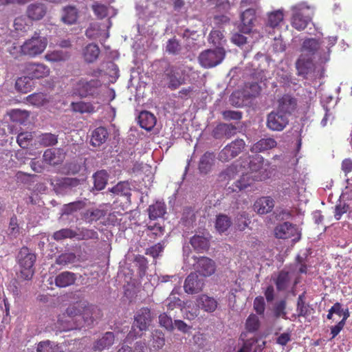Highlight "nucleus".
Here are the masks:
<instances>
[{"label": "nucleus", "instance_id": "obj_36", "mask_svg": "<svg viewBox=\"0 0 352 352\" xmlns=\"http://www.w3.org/2000/svg\"><path fill=\"white\" fill-rule=\"evenodd\" d=\"M190 243L197 252L207 250L209 248V240L204 236L196 234L190 239Z\"/></svg>", "mask_w": 352, "mask_h": 352}, {"label": "nucleus", "instance_id": "obj_62", "mask_svg": "<svg viewBox=\"0 0 352 352\" xmlns=\"http://www.w3.org/2000/svg\"><path fill=\"white\" fill-rule=\"evenodd\" d=\"M135 263L138 267L140 276H144L147 269L146 258L144 256L138 255L135 258Z\"/></svg>", "mask_w": 352, "mask_h": 352}, {"label": "nucleus", "instance_id": "obj_5", "mask_svg": "<svg viewBox=\"0 0 352 352\" xmlns=\"http://www.w3.org/2000/svg\"><path fill=\"white\" fill-rule=\"evenodd\" d=\"M274 236L277 239H292V241L298 242L301 239V232L295 224L288 221L279 223L274 228Z\"/></svg>", "mask_w": 352, "mask_h": 352}, {"label": "nucleus", "instance_id": "obj_47", "mask_svg": "<svg viewBox=\"0 0 352 352\" xmlns=\"http://www.w3.org/2000/svg\"><path fill=\"white\" fill-rule=\"evenodd\" d=\"M37 352H63L60 347L50 340L40 342L36 348Z\"/></svg>", "mask_w": 352, "mask_h": 352}, {"label": "nucleus", "instance_id": "obj_53", "mask_svg": "<svg viewBox=\"0 0 352 352\" xmlns=\"http://www.w3.org/2000/svg\"><path fill=\"white\" fill-rule=\"evenodd\" d=\"M78 240H89V239H98V234L96 231L92 229L82 228L78 232H76V236Z\"/></svg>", "mask_w": 352, "mask_h": 352}, {"label": "nucleus", "instance_id": "obj_59", "mask_svg": "<svg viewBox=\"0 0 352 352\" xmlns=\"http://www.w3.org/2000/svg\"><path fill=\"white\" fill-rule=\"evenodd\" d=\"M159 323L162 327L165 328L167 331H172L174 329L173 320L166 313L161 314L159 316Z\"/></svg>", "mask_w": 352, "mask_h": 352}, {"label": "nucleus", "instance_id": "obj_24", "mask_svg": "<svg viewBox=\"0 0 352 352\" xmlns=\"http://www.w3.org/2000/svg\"><path fill=\"white\" fill-rule=\"evenodd\" d=\"M215 160V155L212 152H206L200 158L198 168L201 173H208L213 166Z\"/></svg>", "mask_w": 352, "mask_h": 352}, {"label": "nucleus", "instance_id": "obj_39", "mask_svg": "<svg viewBox=\"0 0 352 352\" xmlns=\"http://www.w3.org/2000/svg\"><path fill=\"white\" fill-rule=\"evenodd\" d=\"M108 173L104 170L97 171L93 175L94 188L97 190H103L108 180Z\"/></svg>", "mask_w": 352, "mask_h": 352}, {"label": "nucleus", "instance_id": "obj_15", "mask_svg": "<svg viewBox=\"0 0 352 352\" xmlns=\"http://www.w3.org/2000/svg\"><path fill=\"white\" fill-rule=\"evenodd\" d=\"M236 131V127L232 124L219 123L212 130V135L214 138L219 140L230 138L234 135Z\"/></svg>", "mask_w": 352, "mask_h": 352}, {"label": "nucleus", "instance_id": "obj_37", "mask_svg": "<svg viewBox=\"0 0 352 352\" xmlns=\"http://www.w3.org/2000/svg\"><path fill=\"white\" fill-rule=\"evenodd\" d=\"M208 41L216 48L223 47L226 43L223 31L221 30H212L209 34Z\"/></svg>", "mask_w": 352, "mask_h": 352}, {"label": "nucleus", "instance_id": "obj_57", "mask_svg": "<svg viewBox=\"0 0 352 352\" xmlns=\"http://www.w3.org/2000/svg\"><path fill=\"white\" fill-rule=\"evenodd\" d=\"M76 236V232L69 229L64 228L55 232L53 234V238L56 241H60L65 239H72Z\"/></svg>", "mask_w": 352, "mask_h": 352}, {"label": "nucleus", "instance_id": "obj_18", "mask_svg": "<svg viewBox=\"0 0 352 352\" xmlns=\"http://www.w3.org/2000/svg\"><path fill=\"white\" fill-rule=\"evenodd\" d=\"M79 17V11L76 6H67L63 8L61 11V21L67 25H72L77 23Z\"/></svg>", "mask_w": 352, "mask_h": 352}, {"label": "nucleus", "instance_id": "obj_22", "mask_svg": "<svg viewBox=\"0 0 352 352\" xmlns=\"http://www.w3.org/2000/svg\"><path fill=\"white\" fill-rule=\"evenodd\" d=\"M76 280V274L72 272L65 271L58 274L54 279L56 287L63 288L72 285Z\"/></svg>", "mask_w": 352, "mask_h": 352}, {"label": "nucleus", "instance_id": "obj_61", "mask_svg": "<svg viewBox=\"0 0 352 352\" xmlns=\"http://www.w3.org/2000/svg\"><path fill=\"white\" fill-rule=\"evenodd\" d=\"M245 145V142L242 139H236L228 144L236 157L242 152Z\"/></svg>", "mask_w": 352, "mask_h": 352}, {"label": "nucleus", "instance_id": "obj_34", "mask_svg": "<svg viewBox=\"0 0 352 352\" xmlns=\"http://www.w3.org/2000/svg\"><path fill=\"white\" fill-rule=\"evenodd\" d=\"M257 179L256 175H253L252 173L243 174L239 179L235 182L234 190H242L250 186Z\"/></svg>", "mask_w": 352, "mask_h": 352}, {"label": "nucleus", "instance_id": "obj_52", "mask_svg": "<svg viewBox=\"0 0 352 352\" xmlns=\"http://www.w3.org/2000/svg\"><path fill=\"white\" fill-rule=\"evenodd\" d=\"M283 20V13L280 10L272 12L268 14L267 25L272 28H275Z\"/></svg>", "mask_w": 352, "mask_h": 352}, {"label": "nucleus", "instance_id": "obj_20", "mask_svg": "<svg viewBox=\"0 0 352 352\" xmlns=\"http://www.w3.org/2000/svg\"><path fill=\"white\" fill-rule=\"evenodd\" d=\"M80 180L72 177H55L52 180L51 184L56 190H64L70 188L76 187Z\"/></svg>", "mask_w": 352, "mask_h": 352}, {"label": "nucleus", "instance_id": "obj_26", "mask_svg": "<svg viewBox=\"0 0 352 352\" xmlns=\"http://www.w3.org/2000/svg\"><path fill=\"white\" fill-rule=\"evenodd\" d=\"M100 53V50L98 45L89 43L82 49V55L86 63H92L98 59Z\"/></svg>", "mask_w": 352, "mask_h": 352}, {"label": "nucleus", "instance_id": "obj_25", "mask_svg": "<svg viewBox=\"0 0 352 352\" xmlns=\"http://www.w3.org/2000/svg\"><path fill=\"white\" fill-rule=\"evenodd\" d=\"M109 133L105 127H97L91 133V144L94 146H100L107 141Z\"/></svg>", "mask_w": 352, "mask_h": 352}, {"label": "nucleus", "instance_id": "obj_40", "mask_svg": "<svg viewBox=\"0 0 352 352\" xmlns=\"http://www.w3.org/2000/svg\"><path fill=\"white\" fill-rule=\"evenodd\" d=\"M290 277L288 272L281 270L278 272L277 277L274 280L278 291H284L289 286Z\"/></svg>", "mask_w": 352, "mask_h": 352}, {"label": "nucleus", "instance_id": "obj_11", "mask_svg": "<svg viewBox=\"0 0 352 352\" xmlns=\"http://www.w3.org/2000/svg\"><path fill=\"white\" fill-rule=\"evenodd\" d=\"M195 266V272L204 277L210 276L214 274L216 271V265L214 261L206 256L197 258V261Z\"/></svg>", "mask_w": 352, "mask_h": 352}, {"label": "nucleus", "instance_id": "obj_28", "mask_svg": "<svg viewBox=\"0 0 352 352\" xmlns=\"http://www.w3.org/2000/svg\"><path fill=\"white\" fill-rule=\"evenodd\" d=\"M148 212L150 221H155L158 218H162L166 212V204L164 202L156 201L155 204L149 206Z\"/></svg>", "mask_w": 352, "mask_h": 352}, {"label": "nucleus", "instance_id": "obj_14", "mask_svg": "<svg viewBox=\"0 0 352 352\" xmlns=\"http://www.w3.org/2000/svg\"><path fill=\"white\" fill-rule=\"evenodd\" d=\"M65 155L63 150L60 148L46 149L43 155V160L50 166H57L64 161Z\"/></svg>", "mask_w": 352, "mask_h": 352}, {"label": "nucleus", "instance_id": "obj_58", "mask_svg": "<svg viewBox=\"0 0 352 352\" xmlns=\"http://www.w3.org/2000/svg\"><path fill=\"white\" fill-rule=\"evenodd\" d=\"M32 140L33 135L31 132H22L18 135L16 142L21 148H28Z\"/></svg>", "mask_w": 352, "mask_h": 352}, {"label": "nucleus", "instance_id": "obj_43", "mask_svg": "<svg viewBox=\"0 0 352 352\" xmlns=\"http://www.w3.org/2000/svg\"><path fill=\"white\" fill-rule=\"evenodd\" d=\"M40 145L44 147L52 146L58 143V135L51 133H44L38 138Z\"/></svg>", "mask_w": 352, "mask_h": 352}, {"label": "nucleus", "instance_id": "obj_35", "mask_svg": "<svg viewBox=\"0 0 352 352\" xmlns=\"http://www.w3.org/2000/svg\"><path fill=\"white\" fill-rule=\"evenodd\" d=\"M320 48V43L315 38L305 39L302 45L301 54H309L311 57Z\"/></svg>", "mask_w": 352, "mask_h": 352}, {"label": "nucleus", "instance_id": "obj_23", "mask_svg": "<svg viewBox=\"0 0 352 352\" xmlns=\"http://www.w3.org/2000/svg\"><path fill=\"white\" fill-rule=\"evenodd\" d=\"M197 302L199 307L208 313L214 312L218 305L216 299L206 294L200 295L197 299Z\"/></svg>", "mask_w": 352, "mask_h": 352}, {"label": "nucleus", "instance_id": "obj_1", "mask_svg": "<svg viewBox=\"0 0 352 352\" xmlns=\"http://www.w3.org/2000/svg\"><path fill=\"white\" fill-rule=\"evenodd\" d=\"M102 70L96 69L87 74V76L93 77H81L76 80L72 85L73 94L80 98H96L100 95L102 87V81L99 79Z\"/></svg>", "mask_w": 352, "mask_h": 352}, {"label": "nucleus", "instance_id": "obj_49", "mask_svg": "<svg viewBox=\"0 0 352 352\" xmlns=\"http://www.w3.org/2000/svg\"><path fill=\"white\" fill-rule=\"evenodd\" d=\"M10 116L13 122L23 124L28 119L30 113L25 110L13 109L10 113Z\"/></svg>", "mask_w": 352, "mask_h": 352}, {"label": "nucleus", "instance_id": "obj_64", "mask_svg": "<svg viewBox=\"0 0 352 352\" xmlns=\"http://www.w3.org/2000/svg\"><path fill=\"white\" fill-rule=\"evenodd\" d=\"M236 157L231 148L226 145L219 153L218 158L220 161L226 162Z\"/></svg>", "mask_w": 352, "mask_h": 352}, {"label": "nucleus", "instance_id": "obj_51", "mask_svg": "<svg viewBox=\"0 0 352 352\" xmlns=\"http://www.w3.org/2000/svg\"><path fill=\"white\" fill-rule=\"evenodd\" d=\"M231 226L230 218L224 214H219L216 219L215 227L219 232L226 231Z\"/></svg>", "mask_w": 352, "mask_h": 352}, {"label": "nucleus", "instance_id": "obj_48", "mask_svg": "<svg viewBox=\"0 0 352 352\" xmlns=\"http://www.w3.org/2000/svg\"><path fill=\"white\" fill-rule=\"evenodd\" d=\"M76 261V256L73 252H65L58 255L56 258V264L65 266L72 264Z\"/></svg>", "mask_w": 352, "mask_h": 352}, {"label": "nucleus", "instance_id": "obj_7", "mask_svg": "<svg viewBox=\"0 0 352 352\" xmlns=\"http://www.w3.org/2000/svg\"><path fill=\"white\" fill-rule=\"evenodd\" d=\"M23 72L31 80L43 78L50 75V67L40 63L29 62L24 65Z\"/></svg>", "mask_w": 352, "mask_h": 352}, {"label": "nucleus", "instance_id": "obj_13", "mask_svg": "<svg viewBox=\"0 0 352 352\" xmlns=\"http://www.w3.org/2000/svg\"><path fill=\"white\" fill-rule=\"evenodd\" d=\"M297 107V100L290 94H284L278 100L276 110L289 117Z\"/></svg>", "mask_w": 352, "mask_h": 352}, {"label": "nucleus", "instance_id": "obj_33", "mask_svg": "<svg viewBox=\"0 0 352 352\" xmlns=\"http://www.w3.org/2000/svg\"><path fill=\"white\" fill-rule=\"evenodd\" d=\"M87 306V301L80 300L70 305L66 309L65 314L71 318L80 317L82 318L83 309Z\"/></svg>", "mask_w": 352, "mask_h": 352}, {"label": "nucleus", "instance_id": "obj_21", "mask_svg": "<svg viewBox=\"0 0 352 352\" xmlns=\"http://www.w3.org/2000/svg\"><path fill=\"white\" fill-rule=\"evenodd\" d=\"M274 207V201L271 197H262L258 199L254 208L258 214H265L270 212Z\"/></svg>", "mask_w": 352, "mask_h": 352}, {"label": "nucleus", "instance_id": "obj_12", "mask_svg": "<svg viewBox=\"0 0 352 352\" xmlns=\"http://www.w3.org/2000/svg\"><path fill=\"white\" fill-rule=\"evenodd\" d=\"M204 286V280L199 278L196 272H191L184 281V289L186 293L194 294L200 292Z\"/></svg>", "mask_w": 352, "mask_h": 352}, {"label": "nucleus", "instance_id": "obj_60", "mask_svg": "<svg viewBox=\"0 0 352 352\" xmlns=\"http://www.w3.org/2000/svg\"><path fill=\"white\" fill-rule=\"evenodd\" d=\"M263 162L264 159L263 157L260 155L253 156L249 162V168L252 171L251 173H256L261 168H262Z\"/></svg>", "mask_w": 352, "mask_h": 352}, {"label": "nucleus", "instance_id": "obj_3", "mask_svg": "<svg viewBox=\"0 0 352 352\" xmlns=\"http://www.w3.org/2000/svg\"><path fill=\"white\" fill-rule=\"evenodd\" d=\"M47 45V40L46 38L35 34L23 43V49L22 50L23 55L34 58L45 51Z\"/></svg>", "mask_w": 352, "mask_h": 352}, {"label": "nucleus", "instance_id": "obj_45", "mask_svg": "<svg viewBox=\"0 0 352 352\" xmlns=\"http://www.w3.org/2000/svg\"><path fill=\"white\" fill-rule=\"evenodd\" d=\"M113 194L129 198L131 195L129 183L120 182L111 189Z\"/></svg>", "mask_w": 352, "mask_h": 352}, {"label": "nucleus", "instance_id": "obj_2", "mask_svg": "<svg viewBox=\"0 0 352 352\" xmlns=\"http://www.w3.org/2000/svg\"><path fill=\"white\" fill-rule=\"evenodd\" d=\"M18 263L21 267V276L25 280H30L34 274V264L36 261V255L31 252L27 247L21 248L18 254Z\"/></svg>", "mask_w": 352, "mask_h": 352}, {"label": "nucleus", "instance_id": "obj_55", "mask_svg": "<svg viewBox=\"0 0 352 352\" xmlns=\"http://www.w3.org/2000/svg\"><path fill=\"white\" fill-rule=\"evenodd\" d=\"M91 9L98 19H102L108 15V6L98 2H94L91 6Z\"/></svg>", "mask_w": 352, "mask_h": 352}, {"label": "nucleus", "instance_id": "obj_32", "mask_svg": "<svg viewBox=\"0 0 352 352\" xmlns=\"http://www.w3.org/2000/svg\"><path fill=\"white\" fill-rule=\"evenodd\" d=\"M32 80L28 76L18 77L15 81L14 88L17 92L27 94L32 90Z\"/></svg>", "mask_w": 352, "mask_h": 352}, {"label": "nucleus", "instance_id": "obj_54", "mask_svg": "<svg viewBox=\"0 0 352 352\" xmlns=\"http://www.w3.org/2000/svg\"><path fill=\"white\" fill-rule=\"evenodd\" d=\"M182 50V46L179 41L173 37L170 38L166 45V52L169 54L177 55L179 54Z\"/></svg>", "mask_w": 352, "mask_h": 352}, {"label": "nucleus", "instance_id": "obj_4", "mask_svg": "<svg viewBox=\"0 0 352 352\" xmlns=\"http://www.w3.org/2000/svg\"><path fill=\"white\" fill-rule=\"evenodd\" d=\"M225 56L226 51L223 47L207 50L199 54V61L202 67L211 68L220 64L224 59Z\"/></svg>", "mask_w": 352, "mask_h": 352}, {"label": "nucleus", "instance_id": "obj_17", "mask_svg": "<svg viewBox=\"0 0 352 352\" xmlns=\"http://www.w3.org/2000/svg\"><path fill=\"white\" fill-rule=\"evenodd\" d=\"M47 14V7L43 3H34L27 8L26 15L32 21H39Z\"/></svg>", "mask_w": 352, "mask_h": 352}, {"label": "nucleus", "instance_id": "obj_29", "mask_svg": "<svg viewBox=\"0 0 352 352\" xmlns=\"http://www.w3.org/2000/svg\"><path fill=\"white\" fill-rule=\"evenodd\" d=\"M276 141L272 138H262L251 147V151L253 153H261L276 147Z\"/></svg>", "mask_w": 352, "mask_h": 352}, {"label": "nucleus", "instance_id": "obj_63", "mask_svg": "<svg viewBox=\"0 0 352 352\" xmlns=\"http://www.w3.org/2000/svg\"><path fill=\"white\" fill-rule=\"evenodd\" d=\"M246 329L248 331L254 332L259 327V320L256 316L250 315L245 323Z\"/></svg>", "mask_w": 352, "mask_h": 352}, {"label": "nucleus", "instance_id": "obj_50", "mask_svg": "<svg viewBox=\"0 0 352 352\" xmlns=\"http://www.w3.org/2000/svg\"><path fill=\"white\" fill-rule=\"evenodd\" d=\"M106 214V212L103 210L100 209H94L92 210H87L84 214V219L88 223H91L93 221H97L100 219L102 217H104Z\"/></svg>", "mask_w": 352, "mask_h": 352}, {"label": "nucleus", "instance_id": "obj_56", "mask_svg": "<svg viewBox=\"0 0 352 352\" xmlns=\"http://www.w3.org/2000/svg\"><path fill=\"white\" fill-rule=\"evenodd\" d=\"M86 204L84 201L80 200L77 201H74L68 204L64 205L63 212L66 214H69L84 208Z\"/></svg>", "mask_w": 352, "mask_h": 352}, {"label": "nucleus", "instance_id": "obj_42", "mask_svg": "<svg viewBox=\"0 0 352 352\" xmlns=\"http://www.w3.org/2000/svg\"><path fill=\"white\" fill-rule=\"evenodd\" d=\"M71 107L74 111L80 113H92L95 112V107L89 102L80 101L72 102Z\"/></svg>", "mask_w": 352, "mask_h": 352}, {"label": "nucleus", "instance_id": "obj_46", "mask_svg": "<svg viewBox=\"0 0 352 352\" xmlns=\"http://www.w3.org/2000/svg\"><path fill=\"white\" fill-rule=\"evenodd\" d=\"M309 21L308 17L302 16L300 12L294 14L292 20V25L298 31H301L307 26Z\"/></svg>", "mask_w": 352, "mask_h": 352}, {"label": "nucleus", "instance_id": "obj_27", "mask_svg": "<svg viewBox=\"0 0 352 352\" xmlns=\"http://www.w3.org/2000/svg\"><path fill=\"white\" fill-rule=\"evenodd\" d=\"M140 126L146 131H151L156 124L155 116L146 111H142L138 116Z\"/></svg>", "mask_w": 352, "mask_h": 352}, {"label": "nucleus", "instance_id": "obj_6", "mask_svg": "<svg viewBox=\"0 0 352 352\" xmlns=\"http://www.w3.org/2000/svg\"><path fill=\"white\" fill-rule=\"evenodd\" d=\"M164 75L168 80V87L171 90L177 89L186 82L184 71L181 70L177 66L168 65Z\"/></svg>", "mask_w": 352, "mask_h": 352}, {"label": "nucleus", "instance_id": "obj_8", "mask_svg": "<svg viewBox=\"0 0 352 352\" xmlns=\"http://www.w3.org/2000/svg\"><path fill=\"white\" fill-rule=\"evenodd\" d=\"M289 124V117L276 110L270 112L267 116L266 126L273 131H281Z\"/></svg>", "mask_w": 352, "mask_h": 352}, {"label": "nucleus", "instance_id": "obj_30", "mask_svg": "<svg viewBox=\"0 0 352 352\" xmlns=\"http://www.w3.org/2000/svg\"><path fill=\"white\" fill-rule=\"evenodd\" d=\"M314 311V309L305 302V293L300 294L297 299L296 312L298 317L307 318Z\"/></svg>", "mask_w": 352, "mask_h": 352}, {"label": "nucleus", "instance_id": "obj_9", "mask_svg": "<svg viewBox=\"0 0 352 352\" xmlns=\"http://www.w3.org/2000/svg\"><path fill=\"white\" fill-rule=\"evenodd\" d=\"M295 65L297 75L304 78H307V76L314 73L316 70V64L314 63V58L309 54H301Z\"/></svg>", "mask_w": 352, "mask_h": 352}, {"label": "nucleus", "instance_id": "obj_31", "mask_svg": "<svg viewBox=\"0 0 352 352\" xmlns=\"http://www.w3.org/2000/svg\"><path fill=\"white\" fill-rule=\"evenodd\" d=\"M115 340V336L113 332H106L102 338L96 340L94 344L95 351H102L113 345Z\"/></svg>", "mask_w": 352, "mask_h": 352}, {"label": "nucleus", "instance_id": "obj_41", "mask_svg": "<svg viewBox=\"0 0 352 352\" xmlns=\"http://www.w3.org/2000/svg\"><path fill=\"white\" fill-rule=\"evenodd\" d=\"M26 101L28 103L36 107L43 106L49 102L47 95L41 92L34 93L28 96Z\"/></svg>", "mask_w": 352, "mask_h": 352}, {"label": "nucleus", "instance_id": "obj_38", "mask_svg": "<svg viewBox=\"0 0 352 352\" xmlns=\"http://www.w3.org/2000/svg\"><path fill=\"white\" fill-rule=\"evenodd\" d=\"M147 235L151 238L155 239L161 237L164 234V227L159 223H154L150 221L146 225Z\"/></svg>", "mask_w": 352, "mask_h": 352}, {"label": "nucleus", "instance_id": "obj_16", "mask_svg": "<svg viewBox=\"0 0 352 352\" xmlns=\"http://www.w3.org/2000/svg\"><path fill=\"white\" fill-rule=\"evenodd\" d=\"M102 316V311L96 306L87 301V306L83 309L82 319L87 325L93 324L94 322Z\"/></svg>", "mask_w": 352, "mask_h": 352}, {"label": "nucleus", "instance_id": "obj_10", "mask_svg": "<svg viewBox=\"0 0 352 352\" xmlns=\"http://www.w3.org/2000/svg\"><path fill=\"white\" fill-rule=\"evenodd\" d=\"M153 320L151 309L148 307H142L134 315L133 327L140 331L148 330Z\"/></svg>", "mask_w": 352, "mask_h": 352}, {"label": "nucleus", "instance_id": "obj_44", "mask_svg": "<svg viewBox=\"0 0 352 352\" xmlns=\"http://www.w3.org/2000/svg\"><path fill=\"white\" fill-rule=\"evenodd\" d=\"M70 57V54L62 50H55L47 53L45 58L47 60L52 63L65 61Z\"/></svg>", "mask_w": 352, "mask_h": 352}, {"label": "nucleus", "instance_id": "obj_19", "mask_svg": "<svg viewBox=\"0 0 352 352\" xmlns=\"http://www.w3.org/2000/svg\"><path fill=\"white\" fill-rule=\"evenodd\" d=\"M255 12L253 9H246L241 16V23L239 30L244 34H248L253 28V23L255 20Z\"/></svg>", "mask_w": 352, "mask_h": 352}]
</instances>
